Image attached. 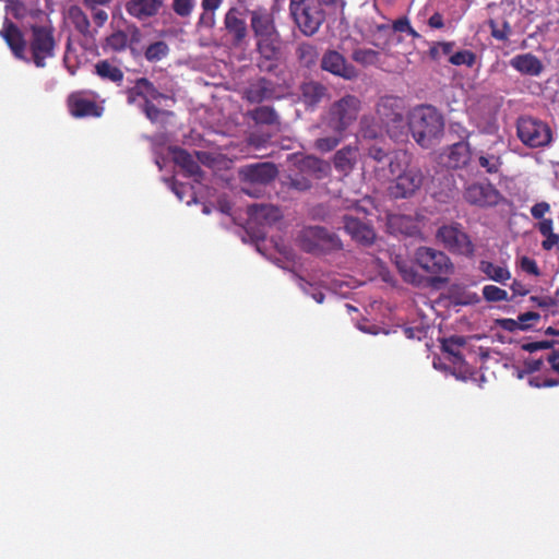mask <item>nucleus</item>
I'll return each instance as SVG.
<instances>
[{"mask_svg":"<svg viewBox=\"0 0 559 559\" xmlns=\"http://www.w3.org/2000/svg\"><path fill=\"white\" fill-rule=\"evenodd\" d=\"M0 36L5 40L15 58L45 68L46 60L55 57L53 32L47 26H33L26 45L19 27L5 20Z\"/></svg>","mask_w":559,"mask_h":559,"instance_id":"f257e3e1","label":"nucleus"},{"mask_svg":"<svg viewBox=\"0 0 559 559\" xmlns=\"http://www.w3.org/2000/svg\"><path fill=\"white\" fill-rule=\"evenodd\" d=\"M384 132L395 141H402L406 136V121L397 102L391 97L380 99L376 114L364 116L360 120V134L364 139L376 140Z\"/></svg>","mask_w":559,"mask_h":559,"instance_id":"f03ea898","label":"nucleus"},{"mask_svg":"<svg viewBox=\"0 0 559 559\" xmlns=\"http://www.w3.org/2000/svg\"><path fill=\"white\" fill-rule=\"evenodd\" d=\"M250 25L260 55L259 68L273 71L281 56V36L274 24V15L265 9L251 12Z\"/></svg>","mask_w":559,"mask_h":559,"instance_id":"7ed1b4c3","label":"nucleus"},{"mask_svg":"<svg viewBox=\"0 0 559 559\" xmlns=\"http://www.w3.org/2000/svg\"><path fill=\"white\" fill-rule=\"evenodd\" d=\"M407 129L421 147L428 148L442 135L444 121L436 108L421 106L412 111L409 121L406 122Z\"/></svg>","mask_w":559,"mask_h":559,"instance_id":"20e7f679","label":"nucleus"},{"mask_svg":"<svg viewBox=\"0 0 559 559\" xmlns=\"http://www.w3.org/2000/svg\"><path fill=\"white\" fill-rule=\"evenodd\" d=\"M128 103L135 104L139 98L142 99L140 106L145 116L153 122H164L170 115L169 111L159 109L163 102H167L168 97L159 93L153 84L146 79L136 80L134 86L128 90Z\"/></svg>","mask_w":559,"mask_h":559,"instance_id":"39448f33","label":"nucleus"},{"mask_svg":"<svg viewBox=\"0 0 559 559\" xmlns=\"http://www.w3.org/2000/svg\"><path fill=\"white\" fill-rule=\"evenodd\" d=\"M276 176V166L269 162L254 163L238 169L241 190L254 198H259L262 193L261 187L270 183Z\"/></svg>","mask_w":559,"mask_h":559,"instance_id":"423d86ee","label":"nucleus"},{"mask_svg":"<svg viewBox=\"0 0 559 559\" xmlns=\"http://www.w3.org/2000/svg\"><path fill=\"white\" fill-rule=\"evenodd\" d=\"M368 157L374 162V175L380 181L390 180L411 159L405 151H396L390 155L386 148L378 144L368 148Z\"/></svg>","mask_w":559,"mask_h":559,"instance_id":"0eeeda50","label":"nucleus"},{"mask_svg":"<svg viewBox=\"0 0 559 559\" xmlns=\"http://www.w3.org/2000/svg\"><path fill=\"white\" fill-rule=\"evenodd\" d=\"M298 246L309 253H329L342 249L341 239L322 227L302 228L297 236Z\"/></svg>","mask_w":559,"mask_h":559,"instance_id":"6e6552de","label":"nucleus"},{"mask_svg":"<svg viewBox=\"0 0 559 559\" xmlns=\"http://www.w3.org/2000/svg\"><path fill=\"white\" fill-rule=\"evenodd\" d=\"M290 14L299 29L311 36L324 21V11L318 0H290Z\"/></svg>","mask_w":559,"mask_h":559,"instance_id":"1a4fd4ad","label":"nucleus"},{"mask_svg":"<svg viewBox=\"0 0 559 559\" xmlns=\"http://www.w3.org/2000/svg\"><path fill=\"white\" fill-rule=\"evenodd\" d=\"M360 108L361 103L356 96L342 97L331 106L328 126L334 133L342 134L357 119Z\"/></svg>","mask_w":559,"mask_h":559,"instance_id":"9d476101","label":"nucleus"},{"mask_svg":"<svg viewBox=\"0 0 559 559\" xmlns=\"http://www.w3.org/2000/svg\"><path fill=\"white\" fill-rule=\"evenodd\" d=\"M516 133L520 141L532 148L548 146L552 141L550 127L533 117H521L516 123Z\"/></svg>","mask_w":559,"mask_h":559,"instance_id":"9b49d317","label":"nucleus"},{"mask_svg":"<svg viewBox=\"0 0 559 559\" xmlns=\"http://www.w3.org/2000/svg\"><path fill=\"white\" fill-rule=\"evenodd\" d=\"M506 152L507 145L498 134H483L476 152L478 164L486 173L498 174L502 166V156Z\"/></svg>","mask_w":559,"mask_h":559,"instance_id":"f8f14e48","label":"nucleus"},{"mask_svg":"<svg viewBox=\"0 0 559 559\" xmlns=\"http://www.w3.org/2000/svg\"><path fill=\"white\" fill-rule=\"evenodd\" d=\"M416 263L428 274L429 280H447L453 273V264L450 259L441 251L432 248L421 247L415 253Z\"/></svg>","mask_w":559,"mask_h":559,"instance_id":"ddd939ff","label":"nucleus"},{"mask_svg":"<svg viewBox=\"0 0 559 559\" xmlns=\"http://www.w3.org/2000/svg\"><path fill=\"white\" fill-rule=\"evenodd\" d=\"M394 176H396L395 183L391 187V193L394 198H408L413 195L424 181L420 168L409 166V162Z\"/></svg>","mask_w":559,"mask_h":559,"instance_id":"4468645a","label":"nucleus"},{"mask_svg":"<svg viewBox=\"0 0 559 559\" xmlns=\"http://www.w3.org/2000/svg\"><path fill=\"white\" fill-rule=\"evenodd\" d=\"M439 241L449 250L468 255L473 252V245L467 235L457 225H444L437 233Z\"/></svg>","mask_w":559,"mask_h":559,"instance_id":"2eb2a0df","label":"nucleus"},{"mask_svg":"<svg viewBox=\"0 0 559 559\" xmlns=\"http://www.w3.org/2000/svg\"><path fill=\"white\" fill-rule=\"evenodd\" d=\"M464 199L467 203L479 207L495 206L502 197L490 183L473 182L465 187Z\"/></svg>","mask_w":559,"mask_h":559,"instance_id":"dca6fc26","label":"nucleus"},{"mask_svg":"<svg viewBox=\"0 0 559 559\" xmlns=\"http://www.w3.org/2000/svg\"><path fill=\"white\" fill-rule=\"evenodd\" d=\"M472 154L466 141L456 142L439 154V163L450 169H460L468 165Z\"/></svg>","mask_w":559,"mask_h":559,"instance_id":"f3484780","label":"nucleus"},{"mask_svg":"<svg viewBox=\"0 0 559 559\" xmlns=\"http://www.w3.org/2000/svg\"><path fill=\"white\" fill-rule=\"evenodd\" d=\"M321 68L334 75L350 80L356 76L355 68L335 50H328L321 59Z\"/></svg>","mask_w":559,"mask_h":559,"instance_id":"a211bd4d","label":"nucleus"},{"mask_svg":"<svg viewBox=\"0 0 559 559\" xmlns=\"http://www.w3.org/2000/svg\"><path fill=\"white\" fill-rule=\"evenodd\" d=\"M249 224L271 226L282 218V212L272 204H253L248 207Z\"/></svg>","mask_w":559,"mask_h":559,"instance_id":"6ab92c4d","label":"nucleus"},{"mask_svg":"<svg viewBox=\"0 0 559 559\" xmlns=\"http://www.w3.org/2000/svg\"><path fill=\"white\" fill-rule=\"evenodd\" d=\"M195 154L198 160L185 150L175 148L173 151V159L189 176L195 177V179L199 180L201 171L198 162L202 164L209 163V154L206 152H197Z\"/></svg>","mask_w":559,"mask_h":559,"instance_id":"aec40b11","label":"nucleus"},{"mask_svg":"<svg viewBox=\"0 0 559 559\" xmlns=\"http://www.w3.org/2000/svg\"><path fill=\"white\" fill-rule=\"evenodd\" d=\"M163 7V0H127L126 11L132 17L143 21L155 16Z\"/></svg>","mask_w":559,"mask_h":559,"instance_id":"412c9836","label":"nucleus"},{"mask_svg":"<svg viewBox=\"0 0 559 559\" xmlns=\"http://www.w3.org/2000/svg\"><path fill=\"white\" fill-rule=\"evenodd\" d=\"M344 229L355 241L364 246L371 245L376 238L370 226L348 215L344 216Z\"/></svg>","mask_w":559,"mask_h":559,"instance_id":"4be33fe9","label":"nucleus"},{"mask_svg":"<svg viewBox=\"0 0 559 559\" xmlns=\"http://www.w3.org/2000/svg\"><path fill=\"white\" fill-rule=\"evenodd\" d=\"M224 26L228 34L233 37L235 46L240 45L247 36V25L237 9H229L224 17Z\"/></svg>","mask_w":559,"mask_h":559,"instance_id":"5701e85b","label":"nucleus"},{"mask_svg":"<svg viewBox=\"0 0 559 559\" xmlns=\"http://www.w3.org/2000/svg\"><path fill=\"white\" fill-rule=\"evenodd\" d=\"M510 66L521 74L530 76H538L544 71L543 62L531 52L514 56Z\"/></svg>","mask_w":559,"mask_h":559,"instance_id":"b1692460","label":"nucleus"},{"mask_svg":"<svg viewBox=\"0 0 559 559\" xmlns=\"http://www.w3.org/2000/svg\"><path fill=\"white\" fill-rule=\"evenodd\" d=\"M69 109L72 116L81 117H99L103 108L95 102L84 97L81 94H73L69 98Z\"/></svg>","mask_w":559,"mask_h":559,"instance_id":"393cba45","label":"nucleus"},{"mask_svg":"<svg viewBox=\"0 0 559 559\" xmlns=\"http://www.w3.org/2000/svg\"><path fill=\"white\" fill-rule=\"evenodd\" d=\"M409 26L411 24L407 19H400L395 21L392 29L385 25L379 26L378 31L386 36V40L384 43L374 41L373 45L383 51H390L393 45H396L402 40L401 36L396 35V33H406Z\"/></svg>","mask_w":559,"mask_h":559,"instance_id":"a878e982","label":"nucleus"},{"mask_svg":"<svg viewBox=\"0 0 559 559\" xmlns=\"http://www.w3.org/2000/svg\"><path fill=\"white\" fill-rule=\"evenodd\" d=\"M466 345L464 336L453 335L442 340L441 348L444 353L449 354V361L454 366L462 368L466 365L461 349Z\"/></svg>","mask_w":559,"mask_h":559,"instance_id":"bb28decb","label":"nucleus"},{"mask_svg":"<svg viewBox=\"0 0 559 559\" xmlns=\"http://www.w3.org/2000/svg\"><path fill=\"white\" fill-rule=\"evenodd\" d=\"M224 0H201L202 13L197 22L198 28L212 29L216 24V11Z\"/></svg>","mask_w":559,"mask_h":559,"instance_id":"cd10ccee","label":"nucleus"},{"mask_svg":"<svg viewBox=\"0 0 559 559\" xmlns=\"http://www.w3.org/2000/svg\"><path fill=\"white\" fill-rule=\"evenodd\" d=\"M357 159V150L354 146H345L338 150L333 158L334 167L343 175H348Z\"/></svg>","mask_w":559,"mask_h":559,"instance_id":"c85d7f7f","label":"nucleus"},{"mask_svg":"<svg viewBox=\"0 0 559 559\" xmlns=\"http://www.w3.org/2000/svg\"><path fill=\"white\" fill-rule=\"evenodd\" d=\"M67 19L79 33L86 37H93L94 31L91 28V23L80 7L71 5L67 12Z\"/></svg>","mask_w":559,"mask_h":559,"instance_id":"c756f323","label":"nucleus"},{"mask_svg":"<svg viewBox=\"0 0 559 559\" xmlns=\"http://www.w3.org/2000/svg\"><path fill=\"white\" fill-rule=\"evenodd\" d=\"M301 95L306 105L314 107L328 97V90L318 82H307L301 85Z\"/></svg>","mask_w":559,"mask_h":559,"instance_id":"7c9ffc66","label":"nucleus"},{"mask_svg":"<svg viewBox=\"0 0 559 559\" xmlns=\"http://www.w3.org/2000/svg\"><path fill=\"white\" fill-rule=\"evenodd\" d=\"M300 169L314 177L322 179L330 174V164L314 156H307L300 162Z\"/></svg>","mask_w":559,"mask_h":559,"instance_id":"2f4dec72","label":"nucleus"},{"mask_svg":"<svg viewBox=\"0 0 559 559\" xmlns=\"http://www.w3.org/2000/svg\"><path fill=\"white\" fill-rule=\"evenodd\" d=\"M95 73L103 80L118 84L123 80L122 71L108 60L98 61L95 64Z\"/></svg>","mask_w":559,"mask_h":559,"instance_id":"473e14b6","label":"nucleus"},{"mask_svg":"<svg viewBox=\"0 0 559 559\" xmlns=\"http://www.w3.org/2000/svg\"><path fill=\"white\" fill-rule=\"evenodd\" d=\"M450 298L454 305H473L479 302L480 298L476 293L461 290L457 285H454L450 292Z\"/></svg>","mask_w":559,"mask_h":559,"instance_id":"72a5a7b5","label":"nucleus"},{"mask_svg":"<svg viewBox=\"0 0 559 559\" xmlns=\"http://www.w3.org/2000/svg\"><path fill=\"white\" fill-rule=\"evenodd\" d=\"M168 52H169L168 45L163 40H158V41L152 43L147 46V48L145 49L144 56L147 61L156 62V61L164 59L168 55Z\"/></svg>","mask_w":559,"mask_h":559,"instance_id":"f704fd0d","label":"nucleus"},{"mask_svg":"<svg viewBox=\"0 0 559 559\" xmlns=\"http://www.w3.org/2000/svg\"><path fill=\"white\" fill-rule=\"evenodd\" d=\"M270 94V90L265 81H259L248 87L246 91L247 99L251 103H260L266 98Z\"/></svg>","mask_w":559,"mask_h":559,"instance_id":"c9c22d12","label":"nucleus"},{"mask_svg":"<svg viewBox=\"0 0 559 559\" xmlns=\"http://www.w3.org/2000/svg\"><path fill=\"white\" fill-rule=\"evenodd\" d=\"M252 117L255 122L258 123H264V124H277L278 123V116L274 111L273 108L267 106H261L257 108Z\"/></svg>","mask_w":559,"mask_h":559,"instance_id":"e433bc0d","label":"nucleus"},{"mask_svg":"<svg viewBox=\"0 0 559 559\" xmlns=\"http://www.w3.org/2000/svg\"><path fill=\"white\" fill-rule=\"evenodd\" d=\"M352 58L362 66H371L378 61L379 53L369 48H358L353 51Z\"/></svg>","mask_w":559,"mask_h":559,"instance_id":"4c0bfd02","label":"nucleus"},{"mask_svg":"<svg viewBox=\"0 0 559 559\" xmlns=\"http://www.w3.org/2000/svg\"><path fill=\"white\" fill-rule=\"evenodd\" d=\"M483 296L488 302L509 301V292L495 285L485 286Z\"/></svg>","mask_w":559,"mask_h":559,"instance_id":"58836bf2","label":"nucleus"},{"mask_svg":"<svg viewBox=\"0 0 559 559\" xmlns=\"http://www.w3.org/2000/svg\"><path fill=\"white\" fill-rule=\"evenodd\" d=\"M197 4V0H173V11L182 19L191 16Z\"/></svg>","mask_w":559,"mask_h":559,"instance_id":"ea45409f","label":"nucleus"},{"mask_svg":"<svg viewBox=\"0 0 559 559\" xmlns=\"http://www.w3.org/2000/svg\"><path fill=\"white\" fill-rule=\"evenodd\" d=\"M455 46V43L453 41H439L432 44V46L429 49V56L433 60L440 59L442 56H451L453 53V48Z\"/></svg>","mask_w":559,"mask_h":559,"instance_id":"a19ab883","label":"nucleus"},{"mask_svg":"<svg viewBox=\"0 0 559 559\" xmlns=\"http://www.w3.org/2000/svg\"><path fill=\"white\" fill-rule=\"evenodd\" d=\"M475 60V53L469 50H461L457 52H453L449 58L450 63H452L453 66H466L469 68L473 67Z\"/></svg>","mask_w":559,"mask_h":559,"instance_id":"79ce46f5","label":"nucleus"},{"mask_svg":"<svg viewBox=\"0 0 559 559\" xmlns=\"http://www.w3.org/2000/svg\"><path fill=\"white\" fill-rule=\"evenodd\" d=\"M342 140V134L335 133L331 136H323L316 141L314 146L322 153H328L335 148Z\"/></svg>","mask_w":559,"mask_h":559,"instance_id":"37998d69","label":"nucleus"},{"mask_svg":"<svg viewBox=\"0 0 559 559\" xmlns=\"http://www.w3.org/2000/svg\"><path fill=\"white\" fill-rule=\"evenodd\" d=\"M481 269L489 280H508L510 277L508 270L502 266L493 265L489 262H483Z\"/></svg>","mask_w":559,"mask_h":559,"instance_id":"c03bdc74","label":"nucleus"},{"mask_svg":"<svg viewBox=\"0 0 559 559\" xmlns=\"http://www.w3.org/2000/svg\"><path fill=\"white\" fill-rule=\"evenodd\" d=\"M322 282H301V289L310 295L318 304H321L324 299V294L322 292Z\"/></svg>","mask_w":559,"mask_h":559,"instance_id":"a18cd8bd","label":"nucleus"},{"mask_svg":"<svg viewBox=\"0 0 559 559\" xmlns=\"http://www.w3.org/2000/svg\"><path fill=\"white\" fill-rule=\"evenodd\" d=\"M390 227H397L401 233H405L407 235H413L415 233L416 227L412 225V221L405 216H393L390 218Z\"/></svg>","mask_w":559,"mask_h":559,"instance_id":"49530a36","label":"nucleus"},{"mask_svg":"<svg viewBox=\"0 0 559 559\" xmlns=\"http://www.w3.org/2000/svg\"><path fill=\"white\" fill-rule=\"evenodd\" d=\"M128 43V35L123 32H117L107 39V45L116 51L123 50Z\"/></svg>","mask_w":559,"mask_h":559,"instance_id":"de8ad7c7","label":"nucleus"},{"mask_svg":"<svg viewBox=\"0 0 559 559\" xmlns=\"http://www.w3.org/2000/svg\"><path fill=\"white\" fill-rule=\"evenodd\" d=\"M299 59L305 62L307 66L314 63L317 58V52L313 46L309 44H302L298 47L297 50Z\"/></svg>","mask_w":559,"mask_h":559,"instance_id":"09e8293b","label":"nucleus"},{"mask_svg":"<svg viewBox=\"0 0 559 559\" xmlns=\"http://www.w3.org/2000/svg\"><path fill=\"white\" fill-rule=\"evenodd\" d=\"M540 319V316L538 312L534 311H527L524 313L519 314L518 321L521 323V330L525 331L533 326L535 322H537Z\"/></svg>","mask_w":559,"mask_h":559,"instance_id":"8fccbe9b","label":"nucleus"},{"mask_svg":"<svg viewBox=\"0 0 559 559\" xmlns=\"http://www.w3.org/2000/svg\"><path fill=\"white\" fill-rule=\"evenodd\" d=\"M490 27L492 37H495L498 40H506L511 33V27L507 22L502 23V25L499 26L497 23L491 21Z\"/></svg>","mask_w":559,"mask_h":559,"instance_id":"3c124183","label":"nucleus"},{"mask_svg":"<svg viewBox=\"0 0 559 559\" xmlns=\"http://www.w3.org/2000/svg\"><path fill=\"white\" fill-rule=\"evenodd\" d=\"M511 294H509V301H516L518 297L527 295L531 290L523 282H512L510 286Z\"/></svg>","mask_w":559,"mask_h":559,"instance_id":"603ef678","label":"nucleus"},{"mask_svg":"<svg viewBox=\"0 0 559 559\" xmlns=\"http://www.w3.org/2000/svg\"><path fill=\"white\" fill-rule=\"evenodd\" d=\"M289 187L298 191H306L311 188V181L304 175H297L289 178Z\"/></svg>","mask_w":559,"mask_h":559,"instance_id":"864d4df0","label":"nucleus"},{"mask_svg":"<svg viewBox=\"0 0 559 559\" xmlns=\"http://www.w3.org/2000/svg\"><path fill=\"white\" fill-rule=\"evenodd\" d=\"M395 265L400 271V274L404 277V280H411L415 276L413 273V264L402 258H397L395 261Z\"/></svg>","mask_w":559,"mask_h":559,"instance_id":"5fc2aeb1","label":"nucleus"},{"mask_svg":"<svg viewBox=\"0 0 559 559\" xmlns=\"http://www.w3.org/2000/svg\"><path fill=\"white\" fill-rule=\"evenodd\" d=\"M554 341H537L522 344L521 348L528 353L551 348Z\"/></svg>","mask_w":559,"mask_h":559,"instance_id":"6e6d98bb","label":"nucleus"},{"mask_svg":"<svg viewBox=\"0 0 559 559\" xmlns=\"http://www.w3.org/2000/svg\"><path fill=\"white\" fill-rule=\"evenodd\" d=\"M91 11H92L93 21L96 24V26L97 27L104 26V24L108 20V13L103 9V7L96 8V9H91Z\"/></svg>","mask_w":559,"mask_h":559,"instance_id":"4d7b16f0","label":"nucleus"},{"mask_svg":"<svg viewBox=\"0 0 559 559\" xmlns=\"http://www.w3.org/2000/svg\"><path fill=\"white\" fill-rule=\"evenodd\" d=\"M520 265H521V269L523 271H525L528 275H533V276H538L539 275L538 267H537V265H536L534 260L524 257V258L521 259Z\"/></svg>","mask_w":559,"mask_h":559,"instance_id":"13d9d810","label":"nucleus"},{"mask_svg":"<svg viewBox=\"0 0 559 559\" xmlns=\"http://www.w3.org/2000/svg\"><path fill=\"white\" fill-rule=\"evenodd\" d=\"M549 210L550 206L547 202H539L532 206L531 214L534 218L540 219Z\"/></svg>","mask_w":559,"mask_h":559,"instance_id":"bf43d9fd","label":"nucleus"},{"mask_svg":"<svg viewBox=\"0 0 559 559\" xmlns=\"http://www.w3.org/2000/svg\"><path fill=\"white\" fill-rule=\"evenodd\" d=\"M450 130L451 132L456 133L457 136L462 140L467 139L471 134V132L459 122L451 123Z\"/></svg>","mask_w":559,"mask_h":559,"instance_id":"052dcab7","label":"nucleus"},{"mask_svg":"<svg viewBox=\"0 0 559 559\" xmlns=\"http://www.w3.org/2000/svg\"><path fill=\"white\" fill-rule=\"evenodd\" d=\"M500 325L502 329L509 332H515L518 330H521V323H519V321L514 319H502L500 321Z\"/></svg>","mask_w":559,"mask_h":559,"instance_id":"680f3d73","label":"nucleus"},{"mask_svg":"<svg viewBox=\"0 0 559 559\" xmlns=\"http://www.w3.org/2000/svg\"><path fill=\"white\" fill-rule=\"evenodd\" d=\"M543 364H544L543 359H533V358L527 359L524 362L526 371L530 373L539 371L542 369Z\"/></svg>","mask_w":559,"mask_h":559,"instance_id":"e2e57ef3","label":"nucleus"},{"mask_svg":"<svg viewBox=\"0 0 559 559\" xmlns=\"http://www.w3.org/2000/svg\"><path fill=\"white\" fill-rule=\"evenodd\" d=\"M428 25L432 28H442L443 23V16L440 13L432 14L428 20Z\"/></svg>","mask_w":559,"mask_h":559,"instance_id":"0e129e2a","label":"nucleus"},{"mask_svg":"<svg viewBox=\"0 0 559 559\" xmlns=\"http://www.w3.org/2000/svg\"><path fill=\"white\" fill-rule=\"evenodd\" d=\"M112 0H82L87 9H96L108 5Z\"/></svg>","mask_w":559,"mask_h":559,"instance_id":"69168bd1","label":"nucleus"},{"mask_svg":"<svg viewBox=\"0 0 559 559\" xmlns=\"http://www.w3.org/2000/svg\"><path fill=\"white\" fill-rule=\"evenodd\" d=\"M547 361L550 364L552 370L559 373V350H552L548 355Z\"/></svg>","mask_w":559,"mask_h":559,"instance_id":"338daca9","label":"nucleus"},{"mask_svg":"<svg viewBox=\"0 0 559 559\" xmlns=\"http://www.w3.org/2000/svg\"><path fill=\"white\" fill-rule=\"evenodd\" d=\"M531 299L542 308H549L555 305V300L551 297H532Z\"/></svg>","mask_w":559,"mask_h":559,"instance_id":"774afa93","label":"nucleus"}]
</instances>
